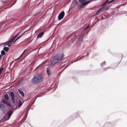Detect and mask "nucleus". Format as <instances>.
<instances>
[{"instance_id":"1","label":"nucleus","mask_w":127,"mask_h":127,"mask_svg":"<svg viewBox=\"0 0 127 127\" xmlns=\"http://www.w3.org/2000/svg\"><path fill=\"white\" fill-rule=\"evenodd\" d=\"M63 56L60 55H57L54 57V59L53 61L51 62L50 65L51 66H53L56 64L58 63L62 60L63 57Z\"/></svg>"},{"instance_id":"2","label":"nucleus","mask_w":127,"mask_h":127,"mask_svg":"<svg viewBox=\"0 0 127 127\" xmlns=\"http://www.w3.org/2000/svg\"><path fill=\"white\" fill-rule=\"evenodd\" d=\"M43 80V78L41 73L38 74L36 77H34L32 82L33 84H35L42 82Z\"/></svg>"},{"instance_id":"3","label":"nucleus","mask_w":127,"mask_h":127,"mask_svg":"<svg viewBox=\"0 0 127 127\" xmlns=\"http://www.w3.org/2000/svg\"><path fill=\"white\" fill-rule=\"evenodd\" d=\"M64 14L65 13L64 11H62L58 15V20H60L62 19L64 17Z\"/></svg>"},{"instance_id":"4","label":"nucleus","mask_w":127,"mask_h":127,"mask_svg":"<svg viewBox=\"0 0 127 127\" xmlns=\"http://www.w3.org/2000/svg\"><path fill=\"white\" fill-rule=\"evenodd\" d=\"M10 95L11 98V99L12 101L14 103H15L14 97L15 95L14 93L12 92H10Z\"/></svg>"},{"instance_id":"5","label":"nucleus","mask_w":127,"mask_h":127,"mask_svg":"<svg viewBox=\"0 0 127 127\" xmlns=\"http://www.w3.org/2000/svg\"><path fill=\"white\" fill-rule=\"evenodd\" d=\"M109 6H108L107 7H105L104 8H101L100 9L98 10V11L96 12V13L99 14L102 11L105 10L109 8Z\"/></svg>"},{"instance_id":"6","label":"nucleus","mask_w":127,"mask_h":127,"mask_svg":"<svg viewBox=\"0 0 127 127\" xmlns=\"http://www.w3.org/2000/svg\"><path fill=\"white\" fill-rule=\"evenodd\" d=\"M12 41L10 40H8L7 42L3 43V45L4 46H6V45H7L8 46H10V43L12 42Z\"/></svg>"},{"instance_id":"7","label":"nucleus","mask_w":127,"mask_h":127,"mask_svg":"<svg viewBox=\"0 0 127 127\" xmlns=\"http://www.w3.org/2000/svg\"><path fill=\"white\" fill-rule=\"evenodd\" d=\"M13 112L11 110H9L8 111V112L6 114H7V115L9 117H10L12 114Z\"/></svg>"},{"instance_id":"8","label":"nucleus","mask_w":127,"mask_h":127,"mask_svg":"<svg viewBox=\"0 0 127 127\" xmlns=\"http://www.w3.org/2000/svg\"><path fill=\"white\" fill-rule=\"evenodd\" d=\"M43 34V32H42L40 33L37 35V38H40L41 37Z\"/></svg>"},{"instance_id":"9","label":"nucleus","mask_w":127,"mask_h":127,"mask_svg":"<svg viewBox=\"0 0 127 127\" xmlns=\"http://www.w3.org/2000/svg\"><path fill=\"white\" fill-rule=\"evenodd\" d=\"M10 117L6 114L4 117L3 119L6 120H8L10 119Z\"/></svg>"},{"instance_id":"10","label":"nucleus","mask_w":127,"mask_h":127,"mask_svg":"<svg viewBox=\"0 0 127 127\" xmlns=\"http://www.w3.org/2000/svg\"><path fill=\"white\" fill-rule=\"evenodd\" d=\"M18 91L19 92V93L23 97H24V94L22 91L20 90L19 89H18Z\"/></svg>"},{"instance_id":"11","label":"nucleus","mask_w":127,"mask_h":127,"mask_svg":"<svg viewBox=\"0 0 127 127\" xmlns=\"http://www.w3.org/2000/svg\"><path fill=\"white\" fill-rule=\"evenodd\" d=\"M93 0H89V1H84V2L83 3V4H84V5L87 4H88L89 3H90V2L92 1Z\"/></svg>"},{"instance_id":"12","label":"nucleus","mask_w":127,"mask_h":127,"mask_svg":"<svg viewBox=\"0 0 127 127\" xmlns=\"http://www.w3.org/2000/svg\"><path fill=\"white\" fill-rule=\"evenodd\" d=\"M4 97L5 99L6 100H7L8 99V95L7 94H6L4 95Z\"/></svg>"},{"instance_id":"13","label":"nucleus","mask_w":127,"mask_h":127,"mask_svg":"<svg viewBox=\"0 0 127 127\" xmlns=\"http://www.w3.org/2000/svg\"><path fill=\"white\" fill-rule=\"evenodd\" d=\"M84 5L83 4H80L78 6V8L79 9L82 8L84 7Z\"/></svg>"},{"instance_id":"14","label":"nucleus","mask_w":127,"mask_h":127,"mask_svg":"<svg viewBox=\"0 0 127 127\" xmlns=\"http://www.w3.org/2000/svg\"><path fill=\"white\" fill-rule=\"evenodd\" d=\"M9 48L8 47H4L3 48V50H4L6 52L7 51L9 50Z\"/></svg>"},{"instance_id":"15","label":"nucleus","mask_w":127,"mask_h":127,"mask_svg":"<svg viewBox=\"0 0 127 127\" xmlns=\"http://www.w3.org/2000/svg\"><path fill=\"white\" fill-rule=\"evenodd\" d=\"M0 108L3 110H4L5 109V107L3 104H0Z\"/></svg>"},{"instance_id":"16","label":"nucleus","mask_w":127,"mask_h":127,"mask_svg":"<svg viewBox=\"0 0 127 127\" xmlns=\"http://www.w3.org/2000/svg\"><path fill=\"white\" fill-rule=\"evenodd\" d=\"M83 36L82 35L80 36L79 37V39L80 41L81 42H82L83 40Z\"/></svg>"},{"instance_id":"17","label":"nucleus","mask_w":127,"mask_h":127,"mask_svg":"<svg viewBox=\"0 0 127 127\" xmlns=\"http://www.w3.org/2000/svg\"><path fill=\"white\" fill-rule=\"evenodd\" d=\"M27 49H26L24 50L23 52V53H22V54L16 60L18 59L19 58H20L21 57V56L22 55H23V54L25 53V51L27 50Z\"/></svg>"},{"instance_id":"18","label":"nucleus","mask_w":127,"mask_h":127,"mask_svg":"<svg viewBox=\"0 0 127 127\" xmlns=\"http://www.w3.org/2000/svg\"><path fill=\"white\" fill-rule=\"evenodd\" d=\"M18 35V34L15 37H13L12 39H10L11 41H12V42L13 41V40H14L15 38H16V37Z\"/></svg>"},{"instance_id":"19","label":"nucleus","mask_w":127,"mask_h":127,"mask_svg":"<svg viewBox=\"0 0 127 127\" xmlns=\"http://www.w3.org/2000/svg\"><path fill=\"white\" fill-rule=\"evenodd\" d=\"M1 54L3 55L5 54V52L4 50H2L1 52Z\"/></svg>"},{"instance_id":"20","label":"nucleus","mask_w":127,"mask_h":127,"mask_svg":"<svg viewBox=\"0 0 127 127\" xmlns=\"http://www.w3.org/2000/svg\"><path fill=\"white\" fill-rule=\"evenodd\" d=\"M90 26V25H88L87 26L85 27L84 29V30H86L88 28H89Z\"/></svg>"},{"instance_id":"21","label":"nucleus","mask_w":127,"mask_h":127,"mask_svg":"<svg viewBox=\"0 0 127 127\" xmlns=\"http://www.w3.org/2000/svg\"><path fill=\"white\" fill-rule=\"evenodd\" d=\"M3 67H2L0 68V74H1L2 72L3 69Z\"/></svg>"},{"instance_id":"22","label":"nucleus","mask_w":127,"mask_h":127,"mask_svg":"<svg viewBox=\"0 0 127 127\" xmlns=\"http://www.w3.org/2000/svg\"><path fill=\"white\" fill-rule=\"evenodd\" d=\"M106 64V62L105 61L103 62L101 64V66H102L103 65H104Z\"/></svg>"},{"instance_id":"23","label":"nucleus","mask_w":127,"mask_h":127,"mask_svg":"<svg viewBox=\"0 0 127 127\" xmlns=\"http://www.w3.org/2000/svg\"><path fill=\"white\" fill-rule=\"evenodd\" d=\"M22 105V102L21 101H20L19 102V104H18V106H21Z\"/></svg>"},{"instance_id":"24","label":"nucleus","mask_w":127,"mask_h":127,"mask_svg":"<svg viewBox=\"0 0 127 127\" xmlns=\"http://www.w3.org/2000/svg\"><path fill=\"white\" fill-rule=\"evenodd\" d=\"M79 1L80 3L82 4H83L84 2V0H79Z\"/></svg>"},{"instance_id":"25","label":"nucleus","mask_w":127,"mask_h":127,"mask_svg":"<svg viewBox=\"0 0 127 127\" xmlns=\"http://www.w3.org/2000/svg\"><path fill=\"white\" fill-rule=\"evenodd\" d=\"M109 0H106V1L102 5V6L105 4L107 3L108 2Z\"/></svg>"},{"instance_id":"26","label":"nucleus","mask_w":127,"mask_h":127,"mask_svg":"<svg viewBox=\"0 0 127 127\" xmlns=\"http://www.w3.org/2000/svg\"><path fill=\"white\" fill-rule=\"evenodd\" d=\"M114 1H115V0H111V1H108V3H109V4L110 3H112V2H114Z\"/></svg>"},{"instance_id":"27","label":"nucleus","mask_w":127,"mask_h":127,"mask_svg":"<svg viewBox=\"0 0 127 127\" xmlns=\"http://www.w3.org/2000/svg\"><path fill=\"white\" fill-rule=\"evenodd\" d=\"M47 74H48V75H49V74H50V71L49 70L47 69Z\"/></svg>"},{"instance_id":"28","label":"nucleus","mask_w":127,"mask_h":127,"mask_svg":"<svg viewBox=\"0 0 127 127\" xmlns=\"http://www.w3.org/2000/svg\"><path fill=\"white\" fill-rule=\"evenodd\" d=\"M6 105L10 107L11 106V104L9 103H7Z\"/></svg>"},{"instance_id":"29","label":"nucleus","mask_w":127,"mask_h":127,"mask_svg":"<svg viewBox=\"0 0 127 127\" xmlns=\"http://www.w3.org/2000/svg\"><path fill=\"white\" fill-rule=\"evenodd\" d=\"M84 57L83 56H82V57H81L80 59H78V58H77V61H78V60H80L81 59H82V58H83Z\"/></svg>"},{"instance_id":"30","label":"nucleus","mask_w":127,"mask_h":127,"mask_svg":"<svg viewBox=\"0 0 127 127\" xmlns=\"http://www.w3.org/2000/svg\"><path fill=\"white\" fill-rule=\"evenodd\" d=\"M21 37V36H20L19 37H17L16 39V40H18L19 39L20 37Z\"/></svg>"},{"instance_id":"31","label":"nucleus","mask_w":127,"mask_h":127,"mask_svg":"<svg viewBox=\"0 0 127 127\" xmlns=\"http://www.w3.org/2000/svg\"><path fill=\"white\" fill-rule=\"evenodd\" d=\"M2 101L4 103H5V102L4 101V99H2Z\"/></svg>"},{"instance_id":"32","label":"nucleus","mask_w":127,"mask_h":127,"mask_svg":"<svg viewBox=\"0 0 127 127\" xmlns=\"http://www.w3.org/2000/svg\"><path fill=\"white\" fill-rule=\"evenodd\" d=\"M109 68V67H106V68H105L104 69V70H106V68Z\"/></svg>"},{"instance_id":"33","label":"nucleus","mask_w":127,"mask_h":127,"mask_svg":"<svg viewBox=\"0 0 127 127\" xmlns=\"http://www.w3.org/2000/svg\"><path fill=\"white\" fill-rule=\"evenodd\" d=\"M25 32H23V33H22V34L20 35V36H21L22 35H23L24 34Z\"/></svg>"},{"instance_id":"34","label":"nucleus","mask_w":127,"mask_h":127,"mask_svg":"<svg viewBox=\"0 0 127 127\" xmlns=\"http://www.w3.org/2000/svg\"><path fill=\"white\" fill-rule=\"evenodd\" d=\"M7 3V1H6V2H5V3H6V5H7V4H8V3Z\"/></svg>"},{"instance_id":"35","label":"nucleus","mask_w":127,"mask_h":127,"mask_svg":"<svg viewBox=\"0 0 127 127\" xmlns=\"http://www.w3.org/2000/svg\"><path fill=\"white\" fill-rule=\"evenodd\" d=\"M104 19V18H103V16H102V17H101V19Z\"/></svg>"},{"instance_id":"36","label":"nucleus","mask_w":127,"mask_h":127,"mask_svg":"<svg viewBox=\"0 0 127 127\" xmlns=\"http://www.w3.org/2000/svg\"><path fill=\"white\" fill-rule=\"evenodd\" d=\"M73 40V41H74V39H72V40Z\"/></svg>"},{"instance_id":"37","label":"nucleus","mask_w":127,"mask_h":127,"mask_svg":"<svg viewBox=\"0 0 127 127\" xmlns=\"http://www.w3.org/2000/svg\"><path fill=\"white\" fill-rule=\"evenodd\" d=\"M96 20L97 21H99V20H98V19H96Z\"/></svg>"},{"instance_id":"38","label":"nucleus","mask_w":127,"mask_h":127,"mask_svg":"<svg viewBox=\"0 0 127 127\" xmlns=\"http://www.w3.org/2000/svg\"><path fill=\"white\" fill-rule=\"evenodd\" d=\"M32 41V40H31V41H30L29 42V43H31V42Z\"/></svg>"},{"instance_id":"39","label":"nucleus","mask_w":127,"mask_h":127,"mask_svg":"<svg viewBox=\"0 0 127 127\" xmlns=\"http://www.w3.org/2000/svg\"><path fill=\"white\" fill-rule=\"evenodd\" d=\"M75 3H76V4H77V1H75Z\"/></svg>"},{"instance_id":"40","label":"nucleus","mask_w":127,"mask_h":127,"mask_svg":"<svg viewBox=\"0 0 127 127\" xmlns=\"http://www.w3.org/2000/svg\"><path fill=\"white\" fill-rule=\"evenodd\" d=\"M17 40H16V39L15 40V41H14V42H15Z\"/></svg>"},{"instance_id":"41","label":"nucleus","mask_w":127,"mask_h":127,"mask_svg":"<svg viewBox=\"0 0 127 127\" xmlns=\"http://www.w3.org/2000/svg\"><path fill=\"white\" fill-rule=\"evenodd\" d=\"M126 16H127V14L126 15Z\"/></svg>"}]
</instances>
